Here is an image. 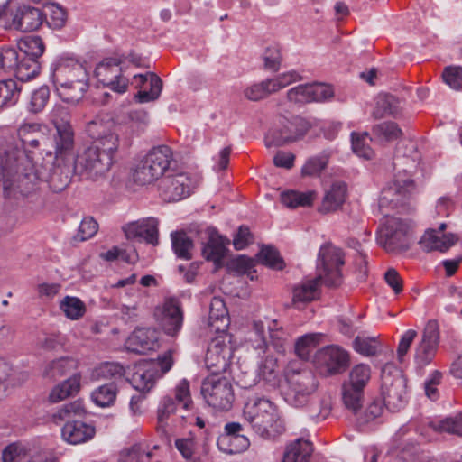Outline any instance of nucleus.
<instances>
[{
    "instance_id": "obj_3",
    "label": "nucleus",
    "mask_w": 462,
    "mask_h": 462,
    "mask_svg": "<svg viewBox=\"0 0 462 462\" xmlns=\"http://www.w3.org/2000/svg\"><path fill=\"white\" fill-rule=\"evenodd\" d=\"M51 77L59 97L67 103H77L88 88V73L74 56L61 54L51 65Z\"/></svg>"
},
{
    "instance_id": "obj_57",
    "label": "nucleus",
    "mask_w": 462,
    "mask_h": 462,
    "mask_svg": "<svg viewBox=\"0 0 462 462\" xmlns=\"http://www.w3.org/2000/svg\"><path fill=\"white\" fill-rule=\"evenodd\" d=\"M259 376L265 382L275 385L277 383V360L266 356L259 367Z\"/></svg>"
},
{
    "instance_id": "obj_2",
    "label": "nucleus",
    "mask_w": 462,
    "mask_h": 462,
    "mask_svg": "<svg viewBox=\"0 0 462 462\" xmlns=\"http://www.w3.org/2000/svg\"><path fill=\"white\" fill-rule=\"evenodd\" d=\"M119 147L118 134L109 132L95 138L74 160V172L83 179L97 180L105 176L115 162Z\"/></svg>"
},
{
    "instance_id": "obj_38",
    "label": "nucleus",
    "mask_w": 462,
    "mask_h": 462,
    "mask_svg": "<svg viewBox=\"0 0 462 462\" xmlns=\"http://www.w3.org/2000/svg\"><path fill=\"white\" fill-rule=\"evenodd\" d=\"M209 326L217 331L225 330L228 325L227 310L224 300L219 297H214L210 302Z\"/></svg>"
},
{
    "instance_id": "obj_60",
    "label": "nucleus",
    "mask_w": 462,
    "mask_h": 462,
    "mask_svg": "<svg viewBox=\"0 0 462 462\" xmlns=\"http://www.w3.org/2000/svg\"><path fill=\"white\" fill-rule=\"evenodd\" d=\"M282 61L281 51L277 46L266 48L263 53L264 69L273 72L280 69Z\"/></svg>"
},
{
    "instance_id": "obj_16",
    "label": "nucleus",
    "mask_w": 462,
    "mask_h": 462,
    "mask_svg": "<svg viewBox=\"0 0 462 462\" xmlns=\"http://www.w3.org/2000/svg\"><path fill=\"white\" fill-rule=\"evenodd\" d=\"M439 343V332L437 321L430 320L426 324L421 338L414 349L415 368L422 372L434 359Z\"/></svg>"
},
{
    "instance_id": "obj_6",
    "label": "nucleus",
    "mask_w": 462,
    "mask_h": 462,
    "mask_svg": "<svg viewBox=\"0 0 462 462\" xmlns=\"http://www.w3.org/2000/svg\"><path fill=\"white\" fill-rule=\"evenodd\" d=\"M371 377L370 365L361 363L350 369L347 379L342 384L343 402L354 413H356L362 407L365 389L368 385Z\"/></svg>"
},
{
    "instance_id": "obj_15",
    "label": "nucleus",
    "mask_w": 462,
    "mask_h": 462,
    "mask_svg": "<svg viewBox=\"0 0 462 462\" xmlns=\"http://www.w3.org/2000/svg\"><path fill=\"white\" fill-rule=\"evenodd\" d=\"M311 123L306 118L295 116L284 119L278 129L272 130L265 137L267 147L282 146L288 143L301 139L310 129Z\"/></svg>"
},
{
    "instance_id": "obj_49",
    "label": "nucleus",
    "mask_w": 462,
    "mask_h": 462,
    "mask_svg": "<svg viewBox=\"0 0 462 462\" xmlns=\"http://www.w3.org/2000/svg\"><path fill=\"white\" fill-rule=\"evenodd\" d=\"M20 96L16 81L7 79L0 81V108L14 106Z\"/></svg>"
},
{
    "instance_id": "obj_47",
    "label": "nucleus",
    "mask_w": 462,
    "mask_h": 462,
    "mask_svg": "<svg viewBox=\"0 0 462 462\" xmlns=\"http://www.w3.org/2000/svg\"><path fill=\"white\" fill-rule=\"evenodd\" d=\"M323 334L310 333L299 337L295 343L296 355L304 360H307L313 349L319 344Z\"/></svg>"
},
{
    "instance_id": "obj_13",
    "label": "nucleus",
    "mask_w": 462,
    "mask_h": 462,
    "mask_svg": "<svg viewBox=\"0 0 462 462\" xmlns=\"http://www.w3.org/2000/svg\"><path fill=\"white\" fill-rule=\"evenodd\" d=\"M410 227L408 222L395 217H388L380 229L378 243L389 253L406 251L409 248Z\"/></svg>"
},
{
    "instance_id": "obj_52",
    "label": "nucleus",
    "mask_w": 462,
    "mask_h": 462,
    "mask_svg": "<svg viewBox=\"0 0 462 462\" xmlns=\"http://www.w3.org/2000/svg\"><path fill=\"white\" fill-rule=\"evenodd\" d=\"M328 159L326 154L310 157L301 168V174L308 177L319 176L326 168Z\"/></svg>"
},
{
    "instance_id": "obj_45",
    "label": "nucleus",
    "mask_w": 462,
    "mask_h": 462,
    "mask_svg": "<svg viewBox=\"0 0 462 462\" xmlns=\"http://www.w3.org/2000/svg\"><path fill=\"white\" fill-rule=\"evenodd\" d=\"M77 368V361L69 357H61L51 362L45 368L44 374L51 379L64 376Z\"/></svg>"
},
{
    "instance_id": "obj_22",
    "label": "nucleus",
    "mask_w": 462,
    "mask_h": 462,
    "mask_svg": "<svg viewBox=\"0 0 462 462\" xmlns=\"http://www.w3.org/2000/svg\"><path fill=\"white\" fill-rule=\"evenodd\" d=\"M243 426L238 422H228L224 432L217 439V446L226 454H238L245 451L250 446L247 437L242 434Z\"/></svg>"
},
{
    "instance_id": "obj_27",
    "label": "nucleus",
    "mask_w": 462,
    "mask_h": 462,
    "mask_svg": "<svg viewBox=\"0 0 462 462\" xmlns=\"http://www.w3.org/2000/svg\"><path fill=\"white\" fill-rule=\"evenodd\" d=\"M446 225L440 224L438 230L429 229L425 232L420 240V246L430 251L445 252L449 249L457 241V237L453 234L444 233Z\"/></svg>"
},
{
    "instance_id": "obj_34",
    "label": "nucleus",
    "mask_w": 462,
    "mask_h": 462,
    "mask_svg": "<svg viewBox=\"0 0 462 462\" xmlns=\"http://www.w3.org/2000/svg\"><path fill=\"white\" fill-rule=\"evenodd\" d=\"M15 64L7 69L14 71L16 78L21 81H28L39 75L41 65L37 60L32 57L21 55L15 48Z\"/></svg>"
},
{
    "instance_id": "obj_51",
    "label": "nucleus",
    "mask_w": 462,
    "mask_h": 462,
    "mask_svg": "<svg viewBox=\"0 0 462 462\" xmlns=\"http://www.w3.org/2000/svg\"><path fill=\"white\" fill-rule=\"evenodd\" d=\"M430 427L439 432H448L462 436V412L456 417L446 418L430 423Z\"/></svg>"
},
{
    "instance_id": "obj_42",
    "label": "nucleus",
    "mask_w": 462,
    "mask_h": 462,
    "mask_svg": "<svg viewBox=\"0 0 462 462\" xmlns=\"http://www.w3.org/2000/svg\"><path fill=\"white\" fill-rule=\"evenodd\" d=\"M18 49L21 55L32 57L38 60V58L43 54L45 46L41 37L30 35L19 41Z\"/></svg>"
},
{
    "instance_id": "obj_59",
    "label": "nucleus",
    "mask_w": 462,
    "mask_h": 462,
    "mask_svg": "<svg viewBox=\"0 0 462 462\" xmlns=\"http://www.w3.org/2000/svg\"><path fill=\"white\" fill-rule=\"evenodd\" d=\"M259 260L271 268L282 270L283 268V261L279 255L278 251L272 246H264L258 254Z\"/></svg>"
},
{
    "instance_id": "obj_53",
    "label": "nucleus",
    "mask_w": 462,
    "mask_h": 462,
    "mask_svg": "<svg viewBox=\"0 0 462 462\" xmlns=\"http://www.w3.org/2000/svg\"><path fill=\"white\" fill-rule=\"evenodd\" d=\"M354 349L365 356H374L380 346L376 337L357 336L354 340Z\"/></svg>"
},
{
    "instance_id": "obj_20",
    "label": "nucleus",
    "mask_w": 462,
    "mask_h": 462,
    "mask_svg": "<svg viewBox=\"0 0 462 462\" xmlns=\"http://www.w3.org/2000/svg\"><path fill=\"white\" fill-rule=\"evenodd\" d=\"M154 316L167 335L175 336L181 329L183 312L177 299H165L162 305L156 307Z\"/></svg>"
},
{
    "instance_id": "obj_55",
    "label": "nucleus",
    "mask_w": 462,
    "mask_h": 462,
    "mask_svg": "<svg viewBox=\"0 0 462 462\" xmlns=\"http://www.w3.org/2000/svg\"><path fill=\"white\" fill-rule=\"evenodd\" d=\"M273 91L275 93L279 90L290 86L291 84L302 80L300 73L295 69H291L277 75L276 77L270 79Z\"/></svg>"
},
{
    "instance_id": "obj_50",
    "label": "nucleus",
    "mask_w": 462,
    "mask_h": 462,
    "mask_svg": "<svg viewBox=\"0 0 462 462\" xmlns=\"http://www.w3.org/2000/svg\"><path fill=\"white\" fill-rule=\"evenodd\" d=\"M30 455V447L21 443H12L2 452L3 462H23Z\"/></svg>"
},
{
    "instance_id": "obj_63",
    "label": "nucleus",
    "mask_w": 462,
    "mask_h": 462,
    "mask_svg": "<svg viewBox=\"0 0 462 462\" xmlns=\"http://www.w3.org/2000/svg\"><path fill=\"white\" fill-rule=\"evenodd\" d=\"M174 446L183 458L187 460L193 459L196 450V442L192 436L176 439L174 440Z\"/></svg>"
},
{
    "instance_id": "obj_8",
    "label": "nucleus",
    "mask_w": 462,
    "mask_h": 462,
    "mask_svg": "<svg viewBox=\"0 0 462 462\" xmlns=\"http://www.w3.org/2000/svg\"><path fill=\"white\" fill-rule=\"evenodd\" d=\"M123 63L120 55L106 57L97 63L93 75L97 84L119 95L126 93L130 80L125 75Z\"/></svg>"
},
{
    "instance_id": "obj_64",
    "label": "nucleus",
    "mask_w": 462,
    "mask_h": 462,
    "mask_svg": "<svg viewBox=\"0 0 462 462\" xmlns=\"http://www.w3.org/2000/svg\"><path fill=\"white\" fill-rule=\"evenodd\" d=\"M46 16L49 17L50 25L57 29L63 27L67 19L66 11L55 4L47 7Z\"/></svg>"
},
{
    "instance_id": "obj_4",
    "label": "nucleus",
    "mask_w": 462,
    "mask_h": 462,
    "mask_svg": "<svg viewBox=\"0 0 462 462\" xmlns=\"http://www.w3.org/2000/svg\"><path fill=\"white\" fill-rule=\"evenodd\" d=\"M243 415L252 430L264 439L275 438L285 430L276 405L268 399L249 400L244 407Z\"/></svg>"
},
{
    "instance_id": "obj_18",
    "label": "nucleus",
    "mask_w": 462,
    "mask_h": 462,
    "mask_svg": "<svg viewBox=\"0 0 462 462\" xmlns=\"http://www.w3.org/2000/svg\"><path fill=\"white\" fill-rule=\"evenodd\" d=\"M333 96L332 88L321 83L298 85L290 88L286 93L288 101L299 106L311 102H326Z\"/></svg>"
},
{
    "instance_id": "obj_36",
    "label": "nucleus",
    "mask_w": 462,
    "mask_h": 462,
    "mask_svg": "<svg viewBox=\"0 0 462 462\" xmlns=\"http://www.w3.org/2000/svg\"><path fill=\"white\" fill-rule=\"evenodd\" d=\"M401 111L400 101L392 95L381 94L376 97L373 116L380 119L385 116H396Z\"/></svg>"
},
{
    "instance_id": "obj_56",
    "label": "nucleus",
    "mask_w": 462,
    "mask_h": 462,
    "mask_svg": "<svg viewBox=\"0 0 462 462\" xmlns=\"http://www.w3.org/2000/svg\"><path fill=\"white\" fill-rule=\"evenodd\" d=\"M351 136L353 152L359 157L371 159L373 157L374 152L367 143V140L369 139L368 134L365 133L361 134L357 133H352Z\"/></svg>"
},
{
    "instance_id": "obj_12",
    "label": "nucleus",
    "mask_w": 462,
    "mask_h": 462,
    "mask_svg": "<svg viewBox=\"0 0 462 462\" xmlns=\"http://www.w3.org/2000/svg\"><path fill=\"white\" fill-rule=\"evenodd\" d=\"M201 393L208 405L219 411L231 409L235 400L230 380L217 374L208 376L203 381Z\"/></svg>"
},
{
    "instance_id": "obj_17",
    "label": "nucleus",
    "mask_w": 462,
    "mask_h": 462,
    "mask_svg": "<svg viewBox=\"0 0 462 462\" xmlns=\"http://www.w3.org/2000/svg\"><path fill=\"white\" fill-rule=\"evenodd\" d=\"M195 181L189 173L178 172L165 176L159 184L161 198L166 202H177L189 197Z\"/></svg>"
},
{
    "instance_id": "obj_10",
    "label": "nucleus",
    "mask_w": 462,
    "mask_h": 462,
    "mask_svg": "<svg viewBox=\"0 0 462 462\" xmlns=\"http://www.w3.org/2000/svg\"><path fill=\"white\" fill-rule=\"evenodd\" d=\"M250 341L256 349L272 346L277 353L284 354L290 346V335L273 319L268 324V338L262 321H254L249 336Z\"/></svg>"
},
{
    "instance_id": "obj_58",
    "label": "nucleus",
    "mask_w": 462,
    "mask_h": 462,
    "mask_svg": "<svg viewBox=\"0 0 462 462\" xmlns=\"http://www.w3.org/2000/svg\"><path fill=\"white\" fill-rule=\"evenodd\" d=\"M50 120L54 125L56 130L72 128L69 123V111L65 106H55L50 114Z\"/></svg>"
},
{
    "instance_id": "obj_32",
    "label": "nucleus",
    "mask_w": 462,
    "mask_h": 462,
    "mask_svg": "<svg viewBox=\"0 0 462 462\" xmlns=\"http://www.w3.org/2000/svg\"><path fill=\"white\" fill-rule=\"evenodd\" d=\"M323 283L319 276L315 279L302 281L297 284L292 291V303L296 308L315 300L319 296V286Z\"/></svg>"
},
{
    "instance_id": "obj_19",
    "label": "nucleus",
    "mask_w": 462,
    "mask_h": 462,
    "mask_svg": "<svg viewBox=\"0 0 462 462\" xmlns=\"http://www.w3.org/2000/svg\"><path fill=\"white\" fill-rule=\"evenodd\" d=\"M192 405V401L189 392V383L183 379L175 387L174 398L171 396H165L162 401L158 408V430H162L164 421L168 418L174 414L178 409V406H181L184 410L188 411Z\"/></svg>"
},
{
    "instance_id": "obj_25",
    "label": "nucleus",
    "mask_w": 462,
    "mask_h": 462,
    "mask_svg": "<svg viewBox=\"0 0 462 462\" xmlns=\"http://www.w3.org/2000/svg\"><path fill=\"white\" fill-rule=\"evenodd\" d=\"M384 404L391 411H398L406 402V386L402 377L384 376L382 384Z\"/></svg>"
},
{
    "instance_id": "obj_39",
    "label": "nucleus",
    "mask_w": 462,
    "mask_h": 462,
    "mask_svg": "<svg viewBox=\"0 0 462 462\" xmlns=\"http://www.w3.org/2000/svg\"><path fill=\"white\" fill-rule=\"evenodd\" d=\"M172 249L175 254L183 260L192 258L193 242L183 231H177L171 234Z\"/></svg>"
},
{
    "instance_id": "obj_14",
    "label": "nucleus",
    "mask_w": 462,
    "mask_h": 462,
    "mask_svg": "<svg viewBox=\"0 0 462 462\" xmlns=\"http://www.w3.org/2000/svg\"><path fill=\"white\" fill-rule=\"evenodd\" d=\"M289 389L286 392V401L292 406L303 407L309 403L310 395L316 390V381L311 372L308 370L286 371Z\"/></svg>"
},
{
    "instance_id": "obj_21",
    "label": "nucleus",
    "mask_w": 462,
    "mask_h": 462,
    "mask_svg": "<svg viewBox=\"0 0 462 462\" xmlns=\"http://www.w3.org/2000/svg\"><path fill=\"white\" fill-rule=\"evenodd\" d=\"M316 362L324 374H337L348 366L349 355L337 346H329L319 351Z\"/></svg>"
},
{
    "instance_id": "obj_29",
    "label": "nucleus",
    "mask_w": 462,
    "mask_h": 462,
    "mask_svg": "<svg viewBox=\"0 0 462 462\" xmlns=\"http://www.w3.org/2000/svg\"><path fill=\"white\" fill-rule=\"evenodd\" d=\"M42 14L38 8L23 5L17 9L13 26L21 32H32L42 25Z\"/></svg>"
},
{
    "instance_id": "obj_7",
    "label": "nucleus",
    "mask_w": 462,
    "mask_h": 462,
    "mask_svg": "<svg viewBox=\"0 0 462 462\" xmlns=\"http://www.w3.org/2000/svg\"><path fill=\"white\" fill-rule=\"evenodd\" d=\"M84 412V408L79 402H73L63 405L53 415L55 420H70L72 415ZM63 439L73 445L84 443L91 439L95 435V428L81 420H68L61 429Z\"/></svg>"
},
{
    "instance_id": "obj_54",
    "label": "nucleus",
    "mask_w": 462,
    "mask_h": 462,
    "mask_svg": "<svg viewBox=\"0 0 462 462\" xmlns=\"http://www.w3.org/2000/svg\"><path fill=\"white\" fill-rule=\"evenodd\" d=\"M273 93L275 92L273 91L270 79L260 83L254 84L245 89V97L252 101L261 100Z\"/></svg>"
},
{
    "instance_id": "obj_5",
    "label": "nucleus",
    "mask_w": 462,
    "mask_h": 462,
    "mask_svg": "<svg viewBox=\"0 0 462 462\" xmlns=\"http://www.w3.org/2000/svg\"><path fill=\"white\" fill-rule=\"evenodd\" d=\"M171 162L172 152L169 146L161 145L152 149L135 168L134 181L141 185L154 182L170 169Z\"/></svg>"
},
{
    "instance_id": "obj_48",
    "label": "nucleus",
    "mask_w": 462,
    "mask_h": 462,
    "mask_svg": "<svg viewBox=\"0 0 462 462\" xmlns=\"http://www.w3.org/2000/svg\"><path fill=\"white\" fill-rule=\"evenodd\" d=\"M372 133L375 139L380 142H392L400 138L402 134V130L394 122H383L375 125Z\"/></svg>"
},
{
    "instance_id": "obj_44",
    "label": "nucleus",
    "mask_w": 462,
    "mask_h": 462,
    "mask_svg": "<svg viewBox=\"0 0 462 462\" xmlns=\"http://www.w3.org/2000/svg\"><path fill=\"white\" fill-rule=\"evenodd\" d=\"M60 309L71 320L81 319L87 310L85 303L79 298L72 296L64 297L60 302Z\"/></svg>"
},
{
    "instance_id": "obj_9",
    "label": "nucleus",
    "mask_w": 462,
    "mask_h": 462,
    "mask_svg": "<svg viewBox=\"0 0 462 462\" xmlns=\"http://www.w3.org/2000/svg\"><path fill=\"white\" fill-rule=\"evenodd\" d=\"M417 193V187L407 169L399 171L393 180L382 190L381 208H395L405 205Z\"/></svg>"
},
{
    "instance_id": "obj_33",
    "label": "nucleus",
    "mask_w": 462,
    "mask_h": 462,
    "mask_svg": "<svg viewBox=\"0 0 462 462\" xmlns=\"http://www.w3.org/2000/svg\"><path fill=\"white\" fill-rule=\"evenodd\" d=\"M346 185L344 182H335L325 193L319 211L323 214L337 211L346 201Z\"/></svg>"
},
{
    "instance_id": "obj_41",
    "label": "nucleus",
    "mask_w": 462,
    "mask_h": 462,
    "mask_svg": "<svg viewBox=\"0 0 462 462\" xmlns=\"http://www.w3.org/2000/svg\"><path fill=\"white\" fill-rule=\"evenodd\" d=\"M316 199L315 191L299 192L288 190L281 194L282 203L288 208L308 207Z\"/></svg>"
},
{
    "instance_id": "obj_35",
    "label": "nucleus",
    "mask_w": 462,
    "mask_h": 462,
    "mask_svg": "<svg viewBox=\"0 0 462 462\" xmlns=\"http://www.w3.org/2000/svg\"><path fill=\"white\" fill-rule=\"evenodd\" d=\"M56 162L65 161L71 155L74 148V132L72 128L58 129L54 135Z\"/></svg>"
},
{
    "instance_id": "obj_24",
    "label": "nucleus",
    "mask_w": 462,
    "mask_h": 462,
    "mask_svg": "<svg viewBox=\"0 0 462 462\" xmlns=\"http://www.w3.org/2000/svg\"><path fill=\"white\" fill-rule=\"evenodd\" d=\"M132 84L139 89L134 95L135 100L139 103H148L158 99L162 89V79L152 72L134 75Z\"/></svg>"
},
{
    "instance_id": "obj_40",
    "label": "nucleus",
    "mask_w": 462,
    "mask_h": 462,
    "mask_svg": "<svg viewBox=\"0 0 462 462\" xmlns=\"http://www.w3.org/2000/svg\"><path fill=\"white\" fill-rule=\"evenodd\" d=\"M118 393L116 382L103 384L91 393L92 401L100 407H108L114 404Z\"/></svg>"
},
{
    "instance_id": "obj_37",
    "label": "nucleus",
    "mask_w": 462,
    "mask_h": 462,
    "mask_svg": "<svg viewBox=\"0 0 462 462\" xmlns=\"http://www.w3.org/2000/svg\"><path fill=\"white\" fill-rule=\"evenodd\" d=\"M312 450L309 440L297 439L287 447L282 462H309Z\"/></svg>"
},
{
    "instance_id": "obj_26",
    "label": "nucleus",
    "mask_w": 462,
    "mask_h": 462,
    "mask_svg": "<svg viewBox=\"0 0 462 462\" xmlns=\"http://www.w3.org/2000/svg\"><path fill=\"white\" fill-rule=\"evenodd\" d=\"M126 348L134 353L146 354L159 347L158 332L152 328H137L127 338Z\"/></svg>"
},
{
    "instance_id": "obj_46",
    "label": "nucleus",
    "mask_w": 462,
    "mask_h": 462,
    "mask_svg": "<svg viewBox=\"0 0 462 462\" xmlns=\"http://www.w3.org/2000/svg\"><path fill=\"white\" fill-rule=\"evenodd\" d=\"M152 451L143 443H137L122 451L120 462H152Z\"/></svg>"
},
{
    "instance_id": "obj_28",
    "label": "nucleus",
    "mask_w": 462,
    "mask_h": 462,
    "mask_svg": "<svg viewBox=\"0 0 462 462\" xmlns=\"http://www.w3.org/2000/svg\"><path fill=\"white\" fill-rule=\"evenodd\" d=\"M228 240L220 236L216 230L208 231V242L203 245L202 255L207 261L214 263L216 268L222 265L226 254Z\"/></svg>"
},
{
    "instance_id": "obj_43",
    "label": "nucleus",
    "mask_w": 462,
    "mask_h": 462,
    "mask_svg": "<svg viewBox=\"0 0 462 462\" xmlns=\"http://www.w3.org/2000/svg\"><path fill=\"white\" fill-rule=\"evenodd\" d=\"M125 375V368L119 363L106 362L95 367L91 377L94 380L110 379L116 382Z\"/></svg>"
},
{
    "instance_id": "obj_62",
    "label": "nucleus",
    "mask_w": 462,
    "mask_h": 462,
    "mask_svg": "<svg viewBox=\"0 0 462 462\" xmlns=\"http://www.w3.org/2000/svg\"><path fill=\"white\" fill-rule=\"evenodd\" d=\"M444 82L451 88L462 90V68L450 66L444 69L442 73Z\"/></svg>"
},
{
    "instance_id": "obj_11",
    "label": "nucleus",
    "mask_w": 462,
    "mask_h": 462,
    "mask_svg": "<svg viewBox=\"0 0 462 462\" xmlns=\"http://www.w3.org/2000/svg\"><path fill=\"white\" fill-rule=\"evenodd\" d=\"M345 264L342 250L331 244L320 247L318 257L317 275L327 286H337L341 282V268Z\"/></svg>"
},
{
    "instance_id": "obj_31",
    "label": "nucleus",
    "mask_w": 462,
    "mask_h": 462,
    "mask_svg": "<svg viewBox=\"0 0 462 462\" xmlns=\"http://www.w3.org/2000/svg\"><path fill=\"white\" fill-rule=\"evenodd\" d=\"M231 357V346L226 343L223 337L214 338L208 346L206 354V363L208 367L225 368Z\"/></svg>"
},
{
    "instance_id": "obj_1",
    "label": "nucleus",
    "mask_w": 462,
    "mask_h": 462,
    "mask_svg": "<svg viewBox=\"0 0 462 462\" xmlns=\"http://www.w3.org/2000/svg\"><path fill=\"white\" fill-rule=\"evenodd\" d=\"M3 189L5 199L18 202L35 189L33 165L24 151L12 149L0 155Z\"/></svg>"
},
{
    "instance_id": "obj_23",
    "label": "nucleus",
    "mask_w": 462,
    "mask_h": 462,
    "mask_svg": "<svg viewBox=\"0 0 462 462\" xmlns=\"http://www.w3.org/2000/svg\"><path fill=\"white\" fill-rule=\"evenodd\" d=\"M159 221L155 217L142 218L123 226V231L128 240L144 241L157 245L159 243Z\"/></svg>"
},
{
    "instance_id": "obj_61",
    "label": "nucleus",
    "mask_w": 462,
    "mask_h": 462,
    "mask_svg": "<svg viewBox=\"0 0 462 462\" xmlns=\"http://www.w3.org/2000/svg\"><path fill=\"white\" fill-rule=\"evenodd\" d=\"M49 97L50 90L47 87H41L33 91L29 103L30 111L33 113L42 111L45 107L49 100Z\"/></svg>"
},
{
    "instance_id": "obj_30",
    "label": "nucleus",
    "mask_w": 462,
    "mask_h": 462,
    "mask_svg": "<svg viewBox=\"0 0 462 462\" xmlns=\"http://www.w3.org/2000/svg\"><path fill=\"white\" fill-rule=\"evenodd\" d=\"M160 378L157 365L144 363L139 365L131 378V383L140 393L149 392Z\"/></svg>"
}]
</instances>
